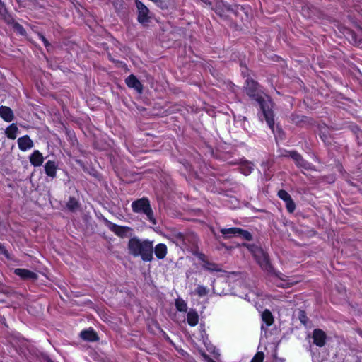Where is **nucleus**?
<instances>
[{
  "label": "nucleus",
  "mask_w": 362,
  "mask_h": 362,
  "mask_svg": "<svg viewBox=\"0 0 362 362\" xmlns=\"http://www.w3.org/2000/svg\"><path fill=\"white\" fill-rule=\"evenodd\" d=\"M245 90L246 94L258 103L268 126L274 133V114L269 108V100L259 94L258 83L252 78H247Z\"/></svg>",
  "instance_id": "nucleus-1"
},
{
  "label": "nucleus",
  "mask_w": 362,
  "mask_h": 362,
  "mask_svg": "<svg viewBox=\"0 0 362 362\" xmlns=\"http://www.w3.org/2000/svg\"><path fill=\"white\" fill-rule=\"evenodd\" d=\"M153 242L132 237L129 240L127 249L133 257H140L144 262H151L153 259Z\"/></svg>",
  "instance_id": "nucleus-2"
},
{
  "label": "nucleus",
  "mask_w": 362,
  "mask_h": 362,
  "mask_svg": "<svg viewBox=\"0 0 362 362\" xmlns=\"http://www.w3.org/2000/svg\"><path fill=\"white\" fill-rule=\"evenodd\" d=\"M230 21L233 22L237 29H243L249 23V15L247 8L240 5H234Z\"/></svg>",
  "instance_id": "nucleus-3"
},
{
  "label": "nucleus",
  "mask_w": 362,
  "mask_h": 362,
  "mask_svg": "<svg viewBox=\"0 0 362 362\" xmlns=\"http://www.w3.org/2000/svg\"><path fill=\"white\" fill-rule=\"evenodd\" d=\"M132 208L133 211L135 213H142L145 214L148 220L153 225H156V220L153 216V212L151 209L150 202L147 198L144 197L134 201L132 204Z\"/></svg>",
  "instance_id": "nucleus-4"
},
{
  "label": "nucleus",
  "mask_w": 362,
  "mask_h": 362,
  "mask_svg": "<svg viewBox=\"0 0 362 362\" xmlns=\"http://www.w3.org/2000/svg\"><path fill=\"white\" fill-rule=\"evenodd\" d=\"M134 4L136 8L137 21L143 27H148L152 19V15L150 10L140 0H135Z\"/></svg>",
  "instance_id": "nucleus-5"
},
{
  "label": "nucleus",
  "mask_w": 362,
  "mask_h": 362,
  "mask_svg": "<svg viewBox=\"0 0 362 362\" xmlns=\"http://www.w3.org/2000/svg\"><path fill=\"white\" fill-rule=\"evenodd\" d=\"M209 6H211V9L221 18L229 20L230 17H231L233 6L225 3L223 0H214L211 3H209Z\"/></svg>",
  "instance_id": "nucleus-6"
},
{
  "label": "nucleus",
  "mask_w": 362,
  "mask_h": 362,
  "mask_svg": "<svg viewBox=\"0 0 362 362\" xmlns=\"http://www.w3.org/2000/svg\"><path fill=\"white\" fill-rule=\"evenodd\" d=\"M255 258L260 267L268 274H274L275 269L272 265L268 254L262 249H256Z\"/></svg>",
  "instance_id": "nucleus-7"
},
{
  "label": "nucleus",
  "mask_w": 362,
  "mask_h": 362,
  "mask_svg": "<svg viewBox=\"0 0 362 362\" xmlns=\"http://www.w3.org/2000/svg\"><path fill=\"white\" fill-rule=\"evenodd\" d=\"M103 222L111 231L122 238L132 237V235L133 229L130 227L117 225L105 218H103Z\"/></svg>",
  "instance_id": "nucleus-8"
},
{
  "label": "nucleus",
  "mask_w": 362,
  "mask_h": 362,
  "mask_svg": "<svg viewBox=\"0 0 362 362\" xmlns=\"http://www.w3.org/2000/svg\"><path fill=\"white\" fill-rule=\"evenodd\" d=\"M278 196L285 202L288 211L293 213L296 209V204L291 195L286 190L281 189L278 192Z\"/></svg>",
  "instance_id": "nucleus-9"
},
{
  "label": "nucleus",
  "mask_w": 362,
  "mask_h": 362,
  "mask_svg": "<svg viewBox=\"0 0 362 362\" xmlns=\"http://www.w3.org/2000/svg\"><path fill=\"white\" fill-rule=\"evenodd\" d=\"M312 338L313 339V344L319 347H322L325 344L327 335L322 329H315L313 332Z\"/></svg>",
  "instance_id": "nucleus-10"
},
{
  "label": "nucleus",
  "mask_w": 362,
  "mask_h": 362,
  "mask_svg": "<svg viewBox=\"0 0 362 362\" xmlns=\"http://www.w3.org/2000/svg\"><path fill=\"white\" fill-rule=\"evenodd\" d=\"M125 82L129 88L135 89L139 93H141L143 92V85L134 75H129L125 79Z\"/></svg>",
  "instance_id": "nucleus-11"
},
{
  "label": "nucleus",
  "mask_w": 362,
  "mask_h": 362,
  "mask_svg": "<svg viewBox=\"0 0 362 362\" xmlns=\"http://www.w3.org/2000/svg\"><path fill=\"white\" fill-rule=\"evenodd\" d=\"M288 156L291 157L299 167H302L305 169H308L310 167L309 163L305 160L302 156L298 152L292 151L288 152Z\"/></svg>",
  "instance_id": "nucleus-12"
},
{
  "label": "nucleus",
  "mask_w": 362,
  "mask_h": 362,
  "mask_svg": "<svg viewBox=\"0 0 362 362\" xmlns=\"http://www.w3.org/2000/svg\"><path fill=\"white\" fill-rule=\"evenodd\" d=\"M183 242L182 246H196L198 243V238L193 232L184 233Z\"/></svg>",
  "instance_id": "nucleus-13"
},
{
  "label": "nucleus",
  "mask_w": 362,
  "mask_h": 362,
  "mask_svg": "<svg viewBox=\"0 0 362 362\" xmlns=\"http://www.w3.org/2000/svg\"><path fill=\"white\" fill-rule=\"evenodd\" d=\"M18 145L20 150L25 151L33 146V141L28 135L18 139Z\"/></svg>",
  "instance_id": "nucleus-14"
},
{
  "label": "nucleus",
  "mask_w": 362,
  "mask_h": 362,
  "mask_svg": "<svg viewBox=\"0 0 362 362\" xmlns=\"http://www.w3.org/2000/svg\"><path fill=\"white\" fill-rule=\"evenodd\" d=\"M14 273L23 279L36 280L37 279L36 273L25 269H16Z\"/></svg>",
  "instance_id": "nucleus-15"
},
{
  "label": "nucleus",
  "mask_w": 362,
  "mask_h": 362,
  "mask_svg": "<svg viewBox=\"0 0 362 362\" xmlns=\"http://www.w3.org/2000/svg\"><path fill=\"white\" fill-rule=\"evenodd\" d=\"M45 171L46 175L51 178L56 177L57 164L54 160H48L45 165Z\"/></svg>",
  "instance_id": "nucleus-16"
},
{
  "label": "nucleus",
  "mask_w": 362,
  "mask_h": 362,
  "mask_svg": "<svg viewBox=\"0 0 362 362\" xmlns=\"http://www.w3.org/2000/svg\"><path fill=\"white\" fill-rule=\"evenodd\" d=\"M44 161L42 154L37 150L33 151L30 156V162L35 167L40 166Z\"/></svg>",
  "instance_id": "nucleus-17"
},
{
  "label": "nucleus",
  "mask_w": 362,
  "mask_h": 362,
  "mask_svg": "<svg viewBox=\"0 0 362 362\" xmlns=\"http://www.w3.org/2000/svg\"><path fill=\"white\" fill-rule=\"evenodd\" d=\"M0 116L7 122H11L14 117L12 110L6 106L0 107Z\"/></svg>",
  "instance_id": "nucleus-18"
},
{
  "label": "nucleus",
  "mask_w": 362,
  "mask_h": 362,
  "mask_svg": "<svg viewBox=\"0 0 362 362\" xmlns=\"http://www.w3.org/2000/svg\"><path fill=\"white\" fill-rule=\"evenodd\" d=\"M80 336L83 340L88 341H96L98 340V337L96 332H95L92 329L82 331Z\"/></svg>",
  "instance_id": "nucleus-19"
},
{
  "label": "nucleus",
  "mask_w": 362,
  "mask_h": 362,
  "mask_svg": "<svg viewBox=\"0 0 362 362\" xmlns=\"http://www.w3.org/2000/svg\"><path fill=\"white\" fill-rule=\"evenodd\" d=\"M155 255L159 259H163L167 255V246L163 243H159L153 247Z\"/></svg>",
  "instance_id": "nucleus-20"
},
{
  "label": "nucleus",
  "mask_w": 362,
  "mask_h": 362,
  "mask_svg": "<svg viewBox=\"0 0 362 362\" xmlns=\"http://www.w3.org/2000/svg\"><path fill=\"white\" fill-rule=\"evenodd\" d=\"M187 323L190 326H195L198 324L199 315L195 310L191 309L187 315Z\"/></svg>",
  "instance_id": "nucleus-21"
},
{
  "label": "nucleus",
  "mask_w": 362,
  "mask_h": 362,
  "mask_svg": "<svg viewBox=\"0 0 362 362\" xmlns=\"http://www.w3.org/2000/svg\"><path fill=\"white\" fill-rule=\"evenodd\" d=\"M184 233H181L177 230L173 231L170 234L169 238L176 245L182 246L183 240Z\"/></svg>",
  "instance_id": "nucleus-22"
},
{
  "label": "nucleus",
  "mask_w": 362,
  "mask_h": 362,
  "mask_svg": "<svg viewBox=\"0 0 362 362\" xmlns=\"http://www.w3.org/2000/svg\"><path fill=\"white\" fill-rule=\"evenodd\" d=\"M18 131V127L16 124L13 123L6 129L5 134L8 139H15L16 138Z\"/></svg>",
  "instance_id": "nucleus-23"
},
{
  "label": "nucleus",
  "mask_w": 362,
  "mask_h": 362,
  "mask_svg": "<svg viewBox=\"0 0 362 362\" xmlns=\"http://www.w3.org/2000/svg\"><path fill=\"white\" fill-rule=\"evenodd\" d=\"M202 267L204 269L209 271V272H221L223 271L218 264L214 263V262H210L209 261L205 262V264H202Z\"/></svg>",
  "instance_id": "nucleus-24"
},
{
  "label": "nucleus",
  "mask_w": 362,
  "mask_h": 362,
  "mask_svg": "<svg viewBox=\"0 0 362 362\" xmlns=\"http://www.w3.org/2000/svg\"><path fill=\"white\" fill-rule=\"evenodd\" d=\"M239 231H240L239 228H223L221 230V233L226 238L238 236Z\"/></svg>",
  "instance_id": "nucleus-25"
},
{
  "label": "nucleus",
  "mask_w": 362,
  "mask_h": 362,
  "mask_svg": "<svg viewBox=\"0 0 362 362\" xmlns=\"http://www.w3.org/2000/svg\"><path fill=\"white\" fill-rule=\"evenodd\" d=\"M262 319L267 326H270L274 322V317L272 313L269 310H265L262 314Z\"/></svg>",
  "instance_id": "nucleus-26"
},
{
  "label": "nucleus",
  "mask_w": 362,
  "mask_h": 362,
  "mask_svg": "<svg viewBox=\"0 0 362 362\" xmlns=\"http://www.w3.org/2000/svg\"><path fill=\"white\" fill-rule=\"evenodd\" d=\"M253 166L254 165L248 161L245 160L242 162L240 168L242 173H243L245 175H250L253 170Z\"/></svg>",
  "instance_id": "nucleus-27"
},
{
  "label": "nucleus",
  "mask_w": 362,
  "mask_h": 362,
  "mask_svg": "<svg viewBox=\"0 0 362 362\" xmlns=\"http://www.w3.org/2000/svg\"><path fill=\"white\" fill-rule=\"evenodd\" d=\"M66 207L71 211H75L79 207L78 202L74 197H70L68 202L66 203Z\"/></svg>",
  "instance_id": "nucleus-28"
},
{
  "label": "nucleus",
  "mask_w": 362,
  "mask_h": 362,
  "mask_svg": "<svg viewBox=\"0 0 362 362\" xmlns=\"http://www.w3.org/2000/svg\"><path fill=\"white\" fill-rule=\"evenodd\" d=\"M175 306L177 310L180 312H186L187 310V303L181 298H178L175 300Z\"/></svg>",
  "instance_id": "nucleus-29"
},
{
  "label": "nucleus",
  "mask_w": 362,
  "mask_h": 362,
  "mask_svg": "<svg viewBox=\"0 0 362 362\" xmlns=\"http://www.w3.org/2000/svg\"><path fill=\"white\" fill-rule=\"evenodd\" d=\"M238 237H241L244 240H249V241L252 240V235H251V233L250 232L243 230L241 228H240V231L238 232Z\"/></svg>",
  "instance_id": "nucleus-30"
},
{
  "label": "nucleus",
  "mask_w": 362,
  "mask_h": 362,
  "mask_svg": "<svg viewBox=\"0 0 362 362\" xmlns=\"http://www.w3.org/2000/svg\"><path fill=\"white\" fill-rule=\"evenodd\" d=\"M196 293L199 296H206L209 293V289H207L205 286L199 285L196 288Z\"/></svg>",
  "instance_id": "nucleus-31"
},
{
  "label": "nucleus",
  "mask_w": 362,
  "mask_h": 362,
  "mask_svg": "<svg viewBox=\"0 0 362 362\" xmlns=\"http://www.w3.org/2000/svg\"><path fill=\"white\" fill-rule=\"evenodd\" d=\"M298 318L302 324L306 325L308 322V317L306 315V313L304 310H300L298 312Z\"/></svg>",
  "instance_id": "nucleus-32"
},
{
  "label": "nucleus",
  "mask_w": 362,
  "mask_h": 362,
  "mask_svg": "<svg viewBox=\"0 0 362 362\" xmlns=\"http://www.w3.org/2000/svg\"><path fill=\"white\" fill-rule=\"evenodd\" d=\"M13 27L18 33L21 35H23L25 33L23 27L18 22H16L14 20H13Z\"/></svg>",
  "instance_id": "nucleus-33"
},
{
  "label": "nucleus",
  "mask_w": 362,
  "mask_h": 362,
  "mask_svg": "<svg viewBox=\"0 0 362 362\" xmlns=\"http://www.w3.org/2000/svg\"><path fill=\"white\" fill-rule=\"evenodd\" d=\"M0 293H4L6 295H11L13 293L12 290L8 288V286L3 284L1 282H0Z\"/></svg>",
  "instance_id": "nucleus-34"
},
{
  "label": "nucleus",
  "mask_w": 362,
  "mask_h": 362,
  "mask_svg": "<svg viewBox=\"0 0 362 362\" xmlns=\"http://www.w3.org/2000/svg\"><path fill=\"white\" fill-rule=\"evenodd\" d=\"M264 358V354L263 352H257L252 359L251 362H263Z\"/></svg>",
  "instance_id": "nucleus-35"
},
{
  "label": "nucleus",
  "mask_w": 362,
  "mask_h": 362,
  "mask_svg": "<svg viewBox=\"0 0 362 362\" xmlns=\"http://www.w3.org/2000/svg\"><path fill=\"white\" fill-rule=\"evenodd\" d=\"M39 37L41 39V40L43 42L44 45L47 48V50L49 49V48L52 47L51 44L49 42V41L46 39V37L42 35V33H38Z\"/></svg>",
  "instance_id": "nucleus-36"
},
{
  "label": "nucleus",
  "mask_w": 362,
  "mask_h": 362,
  "mask_svg": "<svg viewBox=\"0 0 362 362\" xmlns=\"http://www.w3.org/2000/svg\"><path fill=\"white\" fill-rule=\"evenodd\" d=\"M244 246L247 247V248L252 252V253L253 254V255L255 256V252L256 250V249H261L260 247L253 245V244H246L245 243L243 245Z\"/></svg>",
  "instance_id": "nucleus-37"
},
{
  "label": "nucleus",
  "mask_w": 362,
  "mask_h": 362,
  "mask_svg": "<svg viewBox=\"0 0 362 362\" xmlns=\"http://www.w3.org/2000/svg\"><path fill=\"white\" fill-rule=\"evenodd\" d=\"M195 255L199 258V259L203 262V264H205V262H208L206 257L204 253L197 252Z\"/></svg>",
  "instance_id": "nucleus-38"
},
{
  "label": "nucleus",
  "mask_w": 362,
  "mask_h": 362,
  "mask_svg": "<svg viewBox=\"0 0 362 362\" xmlns=\"http://www.w3.org/2000/svg\"><path fill=\"white\" fill-rule=\"evenodd\" d=\"M1 16L4 17L5 21L8 23V24H13V18H11V16L9 15H7V11H6V13L4 15H1Z\"/></svg>",
  "instance_id": "nucleus-39"
},
{
  "label": "nucleus",
  "mask_w": 362,
  "mask_h": 362,
  "mask_svg": "<svg viewBox=\"0 0 362 362\" xmlns=\"http://www.w3.org/2000/svg\"><path fill=\"white\" fill-rule=\"evenodd\" d=\"M6 9L5 8L4 4L0 0V15H4L6 13Z\"/></svg>",
  "instance_id": "nucleus-40"
},
{
  "label": "nucleus",
  "mask_w": 362,
  "mask_h": 362,
  "mask_svg": "<svg viewBox=\"0 0 362 362\" xmlns=\"http://www.w3.org/2000/svg\"><path fill=\"white\" fill-rule=\"evenodd\" d=\"M356 138L358 139V144H362V131L357 132Z\"/></svg>",
  "instance_id": "nucleus-41"
},
{
  "label": "nucleus",
  "mask_w": 362,
  "mask_h": 362,
  "mask_svg": "<svg viewBox=\"0 0 362 362\" xmlns=\"http://www.w3.org/2000/svg\"><path fill=\"white\" fill-rule=\"evenodd\" d=\"M0 252H1L2 254H4L6 256L8 255V251L6 250L5 247L4 245H2L1 243H0Z\"/></svg>",
  "instance_id": "nucleus-42"
},
{
  "label": "nucleus",
  "mask_w": 362,
  "mask_h": 362,
  "mask_svg": "<svg viewBox=\"0 0 362 362\" xmlns=\"http://www.w3.org/2000/svg\"><path fill=\"white\" fill-rule=\"evenodd\" d=\"M291 118L292 121L296 122V123H298V122L300 121V120H299V117L298 115H292L291 116Z\"/></svg>",
  "instance_id": "nucleus-43"
},
{
  "label": "nucleus",
  "mask_w": 362,
  "mask_h": 362,
  "mask_svg": "<svg viewBox=\"0 0 362 362\" xmlns=\"http://www.w3.org/2000/svg\"><path fill=\"white\" fill-rule=\"evenodd\" d=\"M351 40H353V42L356 43L357 42V35H356V34L354 32H351Z\"/></svg>",
  "instance_id": "nucleus-44"
},
{
  "label": "nucleus",
  "mask_w": 362,
  "mask_h": 362,
  "mask_svg": "<svg viewBox=\"0 0 362 362\" xmlns=\"http://www.w3.org/2000/svg\"><path fill=\"white\" fill-rule=\"evenodd\" d=\"M271 274V275L276 276H277L278 278H279V279H281V280H283V279H283V277H282V276H284V275H283V274H281V273H280V272H276V271H275V273H274V274Z\"/></svg>",
  "instance_id": "nucleus-45"
},
{
  "label": "nucleus",
  "mask_w": 362,
  "mask_h": 362,
  "mask_svg": "<svg viewBox=\"0 0 362 362\" xmlns=\"http://www.w3.org/2000/svg\"><path fill=\"white\" fill-rule=\"evenodd\" d=\"M202 3H204L206 6H208L211 8V6H209V3H211L214 0H200Z\"/></svg>",
  "instance_id": "nucleus-46"
},
{
  "label": "nucleus",
  "mask_w": 362,
  "mask_h": 362,
  "mask_svg": "<svg viewBox=\"0 0 362 362\" xmlns=\"http://www.w3.org/2000/svg\"><path fill=\"white\" fill-rule=\"evenodd\" d=\"M43 358L46 362H54L48 356H43Z\"/></svg>",
  "instance_id": "nucleus-47"
},
{
  "label": "nucleus",
  "mask_w": 362,
  "mask_h": 362,
  "mask_svg": "<svg viewBox=\"0 0 362 362\" xmlns=\"http://www.w3.org/2000/svg\"><path fill=\"white\" fill-rule=\"evenodd\" d=\"M276 129L279 131V132H281V129L279 127V125L276 126Z\"/></svg>",
  "instance_id": "nucleus-48"
},
{
  "label": "nucleus",
  "mask_w": 362,
  "mask_h": 362,
  "mask_svg": "<svg viewBox=\"0 0 362 362\" xmlns=\"http://www.w3.org/2000/svg\"><path fill=\"white\" fill-rule=\"evenodd\" d=\"M243 120H246V117H243Z\"/></svg>",
  "instance_id": "nucleus-49"
},
{
  "label": "nucleus",
  "mask_w": 362,
  "mask_h": 362,
  "mask_svg": "<svg viewBox=\"0 0 362 362\" xmlns=\"http://www.w3.org/2000/svg\"><path fill=\"white\" fill-rule=\"evenodd\" d=\"M211 362H215V361H212V360H211Z\"/></svg>",
  "instance_id": "nucleus-50"
}]
</instances>
